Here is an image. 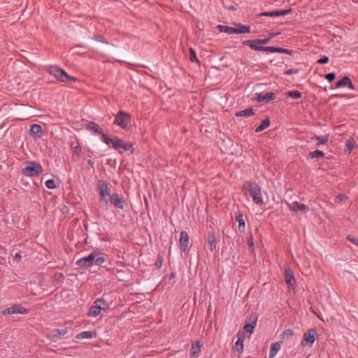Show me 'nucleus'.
<instances>
[{
    "instance_id": "1",
    "label": "nucleus",
    "mask_w": 358,
    "mask_h": 358,
    "mask_svg": "<svg viewBox=\"0 0 358 358\" xmlns=\"http://www.w3.org/2000/svg\"><path fill=\"white\" fill-rule=\"evenodd\" d=\"M103 143L107 145H111L120 154H123L126 152H129L130 154L134 152L131 143L119 138L115 136L103 135Z\"/></svg>"
},
{
    "instance_id": "2",
    "label": "nucleus",
    "mask_w": 358,
    "mask_h": 358,
    "mask_svg": "<svg viewBox=\"0 0 358 358\" xmlns=\"http://www.w3.org/2000/svg\"><path fill=\"white\" fill-rule=\"evenodd\" d=\"M243 190L245 194H249L253 202L257 206H262L264 203L262 189L256 182H245L243 185Z\"/></svg>"
},
{
    "instance_id": "3",
    "label": "nucleus",
    "mask_w": 358,
    "mask_h": 358,
    "mask_svg": "<svg viewBox=\"0 0 358 358\" xmlns=\"http://www.w3.org/2000/svg\"><path fill=\"white\" fill-rule=\"evenodd\" d=\"M48 73L55 76L57 80L66 83H71L76 80L75 77L68 75V73L62 69L57 66H50L48 68Z\"/></svg>"
},
{
    "instance_id": "4",
    "label": "nucleus",
    "mask_w": 358,
    "mask_h": 358,
    "mask_svg": "<svg viewBox=\"0 0 358 358\" xmlns=\"http://www.w3.org/2000/svg\"><path fill=\"white\" fill-rule=\"evenodd\" d=\"M43 171V169L41 164L33 161H27L25 162V166L22 169V173L29 177L38 176Z\"/></svg>"
},
{
    "instance_id": "5",
    "label": "nucleus",
    "mask_w": 358,
    "mask_h": 358,
    "mask_svg": "<svg viewBox=\"0 0 358 358\" xmlns=\"http://www.w3.org/2000/svg\"><path fill=\"white\" fill-rule=\"evenodd\" d=\"M130 115L124 111L120 110L116 114L113 124L122 129H126L130 123Z\"/></svg>"
},
{
    "instance_id": "6",
    "label": "nucleus",
    "mask_w": 358,
    "mask_h": 358,
    "mask_svg": "<svg viewBox=\"0 0 358 358\" xmlns=\"http://www.w3.org/2000/svg\"><path fill=\"white\" fill-rule=\"evenodd\" d=\"M316 337H317V330L315 329H308V331L303 334L301 345L303 347H312Z\"/></svg>"
},
{
    "instance_id": "7",
    "label": "nucleus",
    "mask_w": 358,
    "mask_h": 358,
    "mask_svg": "<svg viewBox=\"0 0 358 358\" xmlns=\"http://www.w3.org/2000/svg\"><path fill=\"white\" fill-rule=\"evenodd\" d=\"M27 313L28 310L20 304L13 305V306L7 308L2 311V314L4 315L15 313L27 314Z\"/></svg>"
},
{
    "instance_id": "8",
    "label": "nucleus",
    "mask_w": 358,
    "mask_h": 358,
    "mask_svg": "<svg viewBox=\"0 0 358 358\" xmlns=\"http://www.w3.org/2000/svg\"><path fill=\"white\" fill-rule=\"evenodd\" d=\"M179 243L180 248L182 252H188L189 248V238L188 234L186 231H182L180 232Z\"/></svg>"
},
{
    "instance_id": "9",
    "label": "nucleus",
    "mask_w": 358,
    "mask_h": 358,
    "mask_svg": "<svg viewBox=\"0 0 358 358\" xmlns=\"http://www.w3.org/2000/svg\"><path fill=\"white\" fill-rule=\"evenodd\" d=\"M259 39L247 40L243 41V45L249 46L250 48L257 51L268 52V46H262L259 43Z\"/></svg>"
},
{
    "instance_id": "10",
    "label": "nucleus",
    "mask_w": 358,
    "mask_h": 358,
    "mask_svg": "<svg viewBox=\"0 0 358 358\" xmlns=\"http://www.w3.org/2000/svg\"><path fill=\"white\" fill-rule=\"evenodd\" d=\"M285 280L287 287L294 290L296 287V280L293 270H285Z\"/></svg>"
},
{
    "instance_id": "11",
    "label": "nucleus",
    "mask_w": 358,
    "mask_h": 358,
    "mask_svg": "<svg viewBox=\"0 0 358 358\" xmlns=\"http://www.w3.org/2000/svg\"><path fill=\"white\" fill-rule=\"evenodd\" d=\"M94 259V252H92L88 256L78 259L76 264L80 267H91L93 266Z\"/></svg>"
},
{
    "instance_id": "12",
    "label": "nucleus",
    "mask_w": 358,
    "mask_h": 358,
    "mask_svg": "<svg viewBox=\"0 0 358 358\" xmlns=\"http://www.w3.org/2000/svg\"><path fill=\"white\" fill-rule=\"evenodd\" d=\"M256 97L254 99L257 102L268 103L275 99L276 96L273 92H267L266 94L259 93L256 94Z\"/></svg>"
},
{
    "instance_id": "13",
    "label": "nucleus",
    "mask_w": 358,
    "mask_h": 358,
    "mask_svg": "<svg viewBox=\"0 0 358 358\" xmlns=\"http://www.w3.org/2000/svg\"><path fill=\"white\" fill-rule=\"evenodd\" d=\"M344 88L348 90H353L354 85L349 77L345 76L343 79L337 81V90Z\"/></svg>"
},
{
    "instance_id": "14",
    "label": "nucleus",
    "mask_w": 358,
    "mask_h": 358,
    "mask_svg": "<svg viewBox=\"0 0 358 358\" xmlns=\"http://www.w3.org/2000/svg\"><path fill=\"white\" fill-rule=\"evenodd\" d=\"M288 206H289V208L290 209V210L294 211V212L299 211V212L306 213V212L309 211V210H310L308 206H306L305 204L301 203L298 201L292 202V203L288 204Z\"/></svg>"
},
{
    "instance_id": "15",
    "label": "nucleus",
    "mask_w": 358,
    "mask_h": 358,
    "mask_svg": "<svg viewBox=\"0 0 358 358\" xmlns=\"http://www.w3.org/2000/svg\"><path fill=\"white\" fill-rule=\"evenodd\" d=\"M202 348V343L199 341H195L192 343L190 349V357L196 358L199 357Z\"/></svg>"
},
{
    "instance_id": "16",
    "label": "nucleus",
    "mask_w": 358,
    "mask_h": 358,
    "mask_svg": "<svg viewBox=\"0 0 358 358\" xmlns=\"http://www.w3.org/2000/svg\"><path fill=\"white\" fill-rule=\"evenodd\" d=\"M292 10L291 8L286 10H274L270 12H264L262 13L260 15L262 16L266 17H279V16H285L287 14L292 13Z\"/></svg>"
},
{
    "instance_id": "17",
    "label": "nucleus",
    "mask_w": 358,
    "mask_h": 358,
    "mask_svg": "<svg viewBox=\"0 0 358 358\" xmlns=\"http://www.w3.org/2000/svg\"><path fill=\"white\" fill-rule=\"evenodd\" d=\"M87 129L94 132L96 134H101V140L103 142V135H106L103 132V129L100 127V126L94 122H90L86 127Z\"/></svg>"
},
{
    "instance_id": "18",
    "label": "nucleus",
    "mask_w": 358,
    "mask_h": 358,
    "mask_svg": "<svg viewBox=\"0 0 358 358\" xmlns=\"http://www.w3.org/2000/svg\"><path fill=\"white\" fill-rule=\"evenodd\" d=\"M29 134L34 138H40L43 136V129L40 124H33L29 129Z\"/></svg>"
},
{
    "instance_id": "19",
    "label": "nucleus",
    "mask_w": 358,
    "mask_h": 358,
    "mask_svg": "<svg viewBox=\"0 0 358 358\" xmlns=\"http://www.w3.org/2000/svg\"><path fill=\"white\" fill-rule=\"evenodd\" d=\"M110 202L117 208L124 209V200L121 197H120L117 193H113L110 196Z\"/></svg>"
},
{
    "instance_id": "20",
    "label": "nucleus",
    "mask_w": 358,
    "mask_h": 358,
    "mask_svg": "<svg viewBox=\"0 0 358 358\" xmlns=\"http://www.w3.org/2000/svg\"><path fill=\"white\" fill-rule=\"evenodd\" d=\"M235 219L238 222V230L240 232L245 231V216L241 211H238L235 214Z\"/></svg>"
},
{
    "instance_id": "21",
    "label": "nucleus",
    "mask_w": 358,
    "mask_h": 358,
    "mask_svg": "<svg viewBox=\"0 0 358 358\" xmlns=\"http://www.w3.org/2000/svg\"><path fill=\"white\" fill-rule=\"evenodd\" d=\"M97 187H98V190H99L100 196H103L104 195L109 194L108 185L104 180H99L98 184H97Z\"/></svg>"
},
{
    "instance_id": "22",
    "label": "nucleus",
    "mask_w": 358,
    "mask_h": 358,
    "mask_svg": "<svg viewBox=\"0 0 358 358\" xmlns=\"http://www.w3.org/2000/svg\"><path fill=\"white\" fill-rule=\"evenodd\" d=\"M94 262H93V266H101L102 264L105 262L107 260V257L106 255H101L98 252H94Z\"/></svg>"
},
{
    "instance_id": "23",
    "label": "nucleus",
    "mask_w": 358,
    "mask_h": 358,
    "mask_svg": "<svg viewBox=\"0 0 358 358\" xmlns=\"http://www.w3.org/2000/svg\"><path fill=\"white\" fill-rule=\"evenodd\" d=\"M67 329L64 328L62 329H52L50 333V338L52 339L59 338L67 334Z\"/></svg>"
},
{
    "instance_id": "24",
    "label": "nucleus",
    "mask_w": 358,
    "mask_h": 358,
    "mask_svg": "<svg viewBox=\"0 0 358 358\" xmlns=\"http://www.w3.org/2000/svg\"><path fill=\"white\" fill-rule=\"evenodd\" d=\"M216 237L214 232L208 233V237H207V243L208 245V248L210 250V251H213L216 248Z\"/></svg>"
},
{
    "instance_id": "25",
    "label": "nucleus",
    "mask_w": 358,
    "mask_h": 358,
    "mask_svg": "<svg viewBox=\"0 0 358 358\" xmlns=\"http://www.w3.org/2000/svg\"><path fill=\"white\" fill-rule=\"evenodd\" d=\"M268 52H279V53H285L288 55H292L294 54V52L292 50L285 49V48H277L273 46H268Z\"/></svg>"
},
{
    "instance_id": "26",
    "label": "nucleus",
    "mask_w": 358,
    "mask_h": 358,
    "mask_svg": "<svg viewBox=\"0 0 358 358\" xmlns=\"http://www.w3.org/2000/svg\"><path fill=\"white\" fill-rule=\"evenodd\" d=\"M129 270H117L115 278L119 281H128L129 280Z\"/></svg>"
},
{
    "instance_id": "27",
    "label": "nucleus",
    "mask_w": 358,
    "mask_h": 358,
    "mask_svg": "<svg viewBox=\"0 0 358 358\" xmlns=\"http://www.w3.org/2000/svg\"><path fill=\"white\" fill-rule=\"evenodd\" d=\"M101 310H103L102 306H99V305L94 303L90 308L87 315L90 317H96L100 314Z\"/></svg>"
},
{
    "instance_id": "28",
    "label": "nucleus",
    "mask_w": 358,
    "mask_h": 358,
    "mask_svg": "<svg viewBox=\"0 0 358 358\" xmlns=\"http://www.w3.org/2000/svg\"><path fill=\"white\" fill-rule=\"evenodd\" d=\"M281 343H282V341L276 342V343L271 344V348H270V352L268 354L269 358H273L276 355L278 352L280 350Z\"/></svg>"
},
{
    "instance_id": "29",
    "label": "nucleus",
    "mask_w": 358,
    "mask_h": 358,
    "mask_svg": "<svg viewBox=\"0 0 358 358\" xmlns=\"http://www.w3.org/2000/svg\"><path fill=\"white\" fill-rule=\"evenodd\" d=\"M255 114V110L252 108H248L235 113L236 117H250Z\"/></svg>"
},
{
    "instance_id": "30",
    "label": "nucleus",
    "mask_w": 358,
    "mask_h": 358,
    "mask_svg": "<svg viewBox=\"0 0 358 358\" xmlns=\"http://www.w3.org/2000/svg\"><path fill=\"white\" fill-rule=\"evenodd\" d=\"M95 335L96 332H93L91 331H85L78 334L76 338L77 339L92 338Z\"/></svg>"
},
{
    "instance_id": "31",
    "label": "nucleus",
    "mask_w": 358,
    "mask_h": 358,
    "mask_svg": "<svg viewBox=\"0 0 358 358\" xmlns=\"http://www.w3.org/2000/svg\"><path fill=\"white\" fill-rule=\"evenodd\" d=\"M355 147V141L354 140L353 138L350 137L346 141L345 152L350 154Z\"/></svg>"
},
{
    "instance_id": "32",
    "label": "nucleus",
    "mask_w": 358,
    "mask_h": 358,
    "mask_svg": "<svg viewBox=\"0 0 358 358\" xmlns=\"http://www.w3.org/2000/svg\"><path fill=\"white\" fill-rule=\"evenodd\" d=\"M217 28L221 32L227 33L229 34H236V28L234 27H228L225 25H218Z\"/></svg>"
},
{
    "instance_id": "33",
    "label": "nucleus",
    "mask_w": 358,
    "mask_h": 358,
    "mask_svg": "<svg viewBox=\"0 0 358 358\" xmlns=\"http://www.w3.org/2000/svg\"><path fill=\"white\" fill-rule=\"evenodd\" d=\"M270 125V120L268 117H266V119H264L262 123L255 129V131L256 132H261L263 130L266 129V128H268Z\"/></svg>"
},
{
    "instance_id": "34",
    "label": "nucleus",
    "mask_w": 358,
    "mask_h": 358,
    "mask_svg": "<svg viewBox=\"0 0 358 358\" xmlns=\"http://www.w3.org/2000/svg\"><path fill=\"white\" fill-rule=\"evenodd\" d=\"M258 313H251L247 317V323L251 324L256 327L257 322L258 320Z\"/></svg>"
},
{
    "instance_id": "35",
    "label": "nucleus",
    "mask_w": 358,
    "mask_h": 358,
    "mask_svg": "<svg viewBox=\"0 0 358 358\" xmlns=\"http://www.w3.org/2000/svg\"><path fill=\"white\" fill-rule=\"evenodd\" d=\"M250 31V27L244 26L241 24H238V27L236 28V34H246Z\"/></svg>"
},
{
    "instance_id": "36",
    "label": "nucleus",
    "mask_w": 358,
    "mask_h": 358,
    "mask_svg": "<svg viewBox=\"0 0 358 358\" xmlns=\"http://www.w3.org/2000/svg\"><path fill=\"white\" fill-rule=\"evenodd\" d=\"M64 275L62 273H55L52 278V285L57 286L62 281Z\"/></svg>"
},
{
    "instance_id": "37",
    "label": "nucleus",
    "mask_w": 358,
    "mask_h": 358,
    "mask_svg": "<svg viewBox=\"0 0 358 358\" xmlns=\"http://www.w3.org/2000/svg\"><path fill=\"white\" fill-rule=\"evenodd\" d=\"M234 348L239 352H242L243 350V337H238L236 343Z\"/></svg>"
},
{
    "instance_id": "38",
    "label": "nucleus",
    "mask_w": 358,
    "mask_h": 358,
    "mask_svg": "<svg viewBox=\"0 0 358 358\" xmlns=\"http://www.w3.org/2000/svg\"><path fill=\"white\" fill-rule=\"evenodd\" d=\"M324 153L323 151H320L319 150H316L315 151L310 152L308 155V158H319L324 157Z\"/></svg>"
},
{
    "instance_id": "39",
    "label": "nucleus",
    "mask_w": 358,
    "mask_h": 358,
    "mask_svg": "<svg viewBox=\"0 0 358 358\" xmlns=\"http://www.w3.org/2000/svg\"><path fill=\"white\" fill-rule=\"evenodd\" d=\"M94 303L96 305H99V306H102V309L103 310L108 309L109 308V304L103 299H97Z\"/></svg>"
},
{
    "instance_id": "40",
    "label": "nucleus",
    "mask_w": 358,
    "mask_h": 358,
    "mask_svg": "<svg viewBox=\"0 0 358 358\" xmlns=\"http://www.w3.org/2000/svg\"><path fill=\"white\" fill-rule=\"evenodd\" d=\"M286 95L294 99H297L301 97V93L297 90L289 91L286 93Z\"/></svg>"
},
{
    "instance_id": "41",
    "label": "nucleus",
    "mask_w": 358,
    "mask_h": 358,
    "mask_svg": "<svg viewBox=\"0 0 358 358\" xmlns=\"http://www.w3.org/2000/svg\"><path fill=\"white\" fill-rule=\"evenodd\" d=\"M294 335V332L292 329H285L281 336L282 340H288Z\"/></svg>"
},
{
    "instance_id": "42",
    "label": "nucleus",
    "mask_w": 358,
    "mask_h": 358,
    "mask_svg": "<svg viewBox=\"0 0 358 358\" xmlns=\"http://www.w3.org/2000/svg\"><path fill=\"white\" fill-rule=\"evenodd\" d=\"M45 185L48 189H55L58 187L56 182L52 179L46 180Z\"/></svg>"
},
{
    "instance_id": "43",
    "label": "nucleus",
    "mask_w": 358,
    "mask_h": 358,
    "mask_svg": "<svg viewBox=\"0 0 358 358\" xmlns=\"http://www.w3.org/2000/svg\"><path fill=\"white\" fill-rule=\"evenodd\" d=\"M313 139H315L318 141L317 145L321 144H324L328 141V138L326 136H315L312 138Z\"/></svg>"
},
{
    "instance_id": "44",
    "label": "nucleus",
    "mask_w": 358,
    "mask_h": 358,
    "mask_svg": "<svg viewBox=\"0 0 358 358\" xmlns=\"http://www.w3.org/2000/svg\"><path fill=\"white\" fill-rule=\"evenodd\" d=\"M189 59H190V61L192 62L199 63V60L196 57V52L192 48L189 49Z\"/></svg>"
},
{
    "instance_id": "45",
    "label": "nucleus",
    "mask_w": 358,
    "mask_h": 358,
    "mask_svg": "<svg viewBox=\"0 0 358 358\" xmlns=\"http://www.w3.org/2000/svg\"><path fill=\"white\" fill-rule=\"evenodd\" d=\"M255 328V326L248 324L246 322V324L243 327V329L245 331L252 334Z\"/></svg>"
},
{
    "instance_id": "46",
    "label": "nucleus",
    "mask_w": 358,
    "mask_h": 358,
    "mask_svg": "<svg viewBox=\"0 0 358 358\" xmlns=\"http://www.w3.org/2000/svg\"><path fill=\"white\" fill-rule=\"evenodd\" d=\"M22 258V255L20 252H17L15 253L14 257H13L12 262L13 263H18Z\"/></svg>"
},
{
    "instance_id": "47",
    "label": "nucleus",
    "mask_w": 358,
    "mask_h": 358,
    "mask_svg": "<svg viewBox=\"0 0 358 358\" xmlns=\"http://www.w3.org/2000/svg\"><path fill=\"white\" fill-rule=\"evenodd\" d=\"M94 38L99 42H101L103 43H108L106 39L101 35H97V36H94Z\"/></svg>"
},
{
    "instance_id": "48",
    "label": "nucleus",
    "mask_w": 358,
    "mask_h": 358,
    "mask_svg": "<svg viewBox=\"0 0 358 358\" xmlns=\"http://www.w3.org/2000/svg\"><path fill=\"white\" fill-rule=\"evenodd\" d=\"M325 78L329 81L331 82L336 78V74L334 73H330L325 76Z\"/></svg>"
},
{
    "instance_id": "49",
    "label": "nucleus",
    "mask_w": 358,
    "mask_h": 358,
    "mask_svg": "<svg viewBox=\"0 0 358 358\" xmlns=\"http://www.w3.org/2000/svg\"><path fill=\"white\" fill-rule=\"evenodd\" d=\"M348 240L350 241L351 243L355 244V245L358 246V239L355 237H353L350 235L348 236L347 237Z\"/></svg>"
},
{
    "instance_id": "50",
    "label": "nucleus",
    "mask_w": 358,
    "mask_h": 358,
    "mask_svg": "<svg viewBox=\"0 0 358 358\" xmlns=\"http://www.w3.org/2000/svg\"><path fill=\"white\" fill-rule=\"evenodd\" d=\"M299 72L298 69H290L285 71V74L286 75H292V74H296Z\"/></svg>"
},
{
    "instance_id": "51",
    "label": "nucleus",
    "mask_w": 358,
    "mask_h": 358,
    "mask_svg": "<svg viewBox=\"0 0 358 358\" xmlns=\"http://www.w3.org/2000/svg\"><path fill=\"white\" fill-rule=\"evenodd\" d=\"M259 43L263 45H266V44H268L269 43V41H271L270 38L269 37H266L264 39H259Z\"/></svg>"
},
{
    "instance_id": "52",
    "label": "nucleus",
    "mask_w": 358,
    "mask_h": 358,
    "mask_svg": "<svg viewBox=\"0 0 358 358\" xmlns=\"http://www.w3.org/2000/svg\"><path fill=\"white\" fill-rule=\"evenodd\" d=\"M329 62V58L326 56L321 57L317 60V63L319 64H326Z\"/></svg>"
},
{
    "instance_id": "53",
    "label": "nucleus",
    "mask_w": 358,
    "mask_h": 358,
    "mask_svg": "<svg viewBox=\"0 0 358 358\" xmlns=\"http://www.w3.org/2000/svg\"><path fill=\"white\" fill-rule=\"evenodd\" d=\"M81 151H82V148L79 145L75 146L73 148V152L78 155H79L81 153Z\"/></svg>"
},
{
    "instance_id": "54",
    "label": "nucleus",
    "mask_w": 358,
    "mask_h": 358,
    "mask_svg": "<svg viewBox=\"0 0 358 358\" xmlns=\"http://www.w3.org/2000/svg\"><path fill=\"white\" fill-rule=\"evenodd\" d=\"M248 247L250 248V249H252L253 247H254V242H253V238L252 236H250L248 239Z\"/></svg>"
},
{
    "instance_id": "55",
    "label": "nucleus",
    "mask_w": 358,
    "mask_h": 358,
    "mask_svg": "<svg viewBox=\"0 0 358 358\" xmlns=\"http://www.w3.org/2000/svg\"><path fill=\"white\" fill-rule=\"evenodd\" d=\"M107 196L108 195H104L103 196H100V201L104 202L106 204H108V201L107 199Z\"/></svg>"
},
{
    "instance_id": "56",
    "label": "nucleus",
    "mask_w": 358,
    "mask_h": 358,
    "mask_svg": "<svg viewBox=\"0 0 358 358\" xmlns=\"http://www.w3.org/2000/svg\"><path fill=\"white\" fill-rule=\"evenodd\" d=\"M175 278H176V273H174V272H171V273L169 275V281H171V280H173Z\"/></svg>"
},
{
    "instance_id": "57",
    "label": "nucleus",
    "mask_w": 358,
    "mask_h": 358,
    "mask_svg": "<svg viewBox=\"0 0 358 358\" xmlns=\"http://www.w3.org/2000/svg\"><path fill=\"white\" fill-rule=\"evenodd\" d=\"M345 197L344 195H337V201L339 200L340 201H343Z\"/></svg>"
},
{
    "instance_id": "58",
    "label": "nucleus",
    "mask_w": 358,
    "mask_h": 358,
    "mask_svg": "<svg viewBox=\"0 0 358 358\" xmlns=\"http://www.w3.org/2000/svg\"><path fill=\"white\" fill-rule=\"evenodd\" d=\"M277 35H278V33H275V34H270V36H268L270 38V39L275 37Z\"/></svg>"
},
{
    "instance_id": "59",
    "label": "nucleus",
    "mask_w": 358,
    "mask_h": 358,
    "mask_svg": "<svg viewBox=\"0 0 358 358\" xmlns=\"http://www.w3.org/2000/svg\"><path fill=\"white\" fill-rule=\"evenodd\" d=\"M87 163L90 165L91 166H93L94 162L91 159H88L87 161Z\"/></svg>"
},
{
    "instance_id": "60",
    "label": "nucleus",
    "mask_w": 358,
    "mask_h": 358,
    "mask_svg": "<svg viewBox=\"0 0 358 358\" xmlns=\"http://www.w3.org/2000/svg\"><path fill=\"white\" fill-rule=\"evenodd\" d=\"M336 96H337V97H338V96H343V95H342V94H340V93H338V92H337Z\"/></svg>"
},
{
    "instance_id": "61",
    "label": "nucleus",
    "mask_w": 358,
    "mask_h": 358,
    "mask_svg": "<svg viewBox=\"0 0 358 358\" xmlns=\"http://www.w3.org/2000/svg\"><path fill=\"white\" fill-rule=\"evenodd\" d=\"M336 129H337V130H338V129L341 130V127H336Z\"/></svg>"
},
{
    "instance_id": "62",
    "label": "nucleus",
    "mask_w": 358,
    "mask_h": 358,
    "mask_svg": "<svg viewBox=\"0 0 358 358\" xmlns=\"http://www.w3.org/2000/svg\"><path fill=\"white\" fill-rule=\"evenodd\" d=\"M306 358H308V357H306Z\"/></svg>"
},
{
    "instance_id": "63",
    "label": "nucleus",
    "mask_w": 358,
    "mask_h": 358,
    "mask_svg": "<svg viewBox=\"0 0 358 358\" xmlns=\"http://www.w3.org/2000/svg\"><path fill=\"white\" fill-rule=\"evenodd\" d=\"M306 358H308V357H306Z\"/></svg>"
},
{
    "instance_id": "64",
    "label": "nucleus",
    "mask_w": 358,
    "mask_h": 358,
    "mask_svg": "<svg viewBox=\"0 0 358 358\" xmlns=\"http://www.w3.org/2000/svg\"><path fill=\"white\" fill-rule=\"evenodd\" d=\"M306 358H308V357H306Z\"/></svg>"
}]
</instances>
